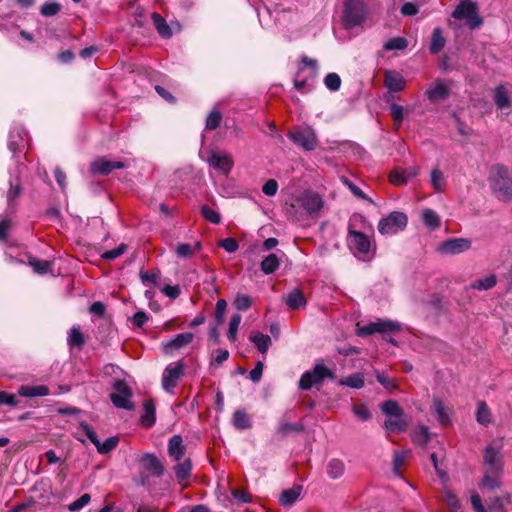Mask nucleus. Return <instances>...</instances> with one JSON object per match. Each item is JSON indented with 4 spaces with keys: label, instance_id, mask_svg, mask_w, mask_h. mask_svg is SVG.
<instances>
[{
    "label": "nucleus",
    "instance_id": "f257e3e1",
    "mask_svg": "<svg viewBox=\"0 0 512 512\" xmlns=\"http://www.w3.org/2000/svg\"><path fill=\"white\" fill-rule=\"evenodd\" d=\"M490 184L496 197L504 202L512 200V178L508 169L502 164H496L492 168Z\"/></svg>",
    "mask_w": 512,
    "mask_h": 512
},
{
    "label": "nucleus",
    "instance_id": "f03ea898",
    "mask_svg": "<svg viewBox=\"0 0 512 512\" xmlns=\"http://www.w3.org/2000/svg\"><path fill=\"white\" fill-rule=\"evenodd\" d=\"M367 16V7L363 0H344L342 21L346 29L362 25Z\"/></svg>",
    "mask_w": 512,
    "mask_h": 512
},
{
    "label": "nucleus",
    "instance_id": "7ed1b4c3",
    "mask_svg": "<svg viewBox=\"0 0 512 512\" xmlns=\"http://www.w3.org/2000/svg\"><path fill=\"white\" fill-rule=\"evenodd\" d=\"M452 17L458 20H466V24L471 30L479 28L483 24L476 3L470 0H462L454 9Z\"/></svg>",
    "mask_w": 512,
    "mask_h": 512
},
{
    "label": "nucleus",
    "instance_id": "20e7f679",
    "mask_svg": "<svg viewBox=\"0 0 512 512\" xmlns=\"http://www.w3.org/2000/svg\"><path fill=\"white\" fill-rule=\"evenodd\" d=\"M335 379L334 372L323 364H316L312 370L304 372L299 380L301 390H310L313 386L321 384L325 379Z\"/></svg>",
    "mask_w": 512,
    "mask_h": 512
},
{
    "label": "nucleus",
    "instance_id": "39448f33",
    "mask_svg": "<svg viewBox=\"0 0 512 512\" xmlns=\"http://www.w3.org/2000/svg\"><path fill=\"white\" fill-rule=\"evenodd\" d=\"M408 224V217L404 212L393 211L387 217L381 218L378 231L382 235H394L403 231Z\"/></svg>",
    "mask_w": 512,
    "mask_h": 512
},
{
    "label": "nucleus",
    "instance_id": "423d86ee",
    "mask_svg": "<svg viewBox=\"0 0 512 512\" xmlns=\"http://www.w3.org/2000/svg\"><path fill=\"white\" fill-rule=\"evenodd\" d=\"M400 330L401 325L398 322L380 319L376 322H370L364 326L358 325L357 335L365 337L375 333H380L383 335V339H386L387 333H396L399 332Z\"/></svg>",
    "mask_w": 512,
    "mask_h": 512
},
{
    "label": "nucleus",
    "instance_id": "0eeeda50",
    "mask_svg": "<svg viewBox=\"0 0 512 512\" xmlns=\"http://www.w3.org/2000/svg\"><path fill=\"white\" fill-rule=\"evenodd\" d=\"M287 137L305 151L315 150L318 144L316 134L309 127L295 128L288 132Z\"/></svg>",
    "mask_w": 512,
    "mask_h": 512
},
{
    "label": "nucleus",
    "instance_id": "6e6552de",
    "mask_svg": "<svg viewBox=\"0 0 512 512\" xmlns=\"http://www.w3.org/2000/svg\"><path fill=\"white\" fill-rule=\"evenodd\" d=\"M296 202L297 205L303 208L310 216H317L324 206L322 197L312 190L304 191L296 199Z\"/></svg>",
    "mask_w": 512,
    "mask_h": 512
},
{
    "label": "nucleus",
    "instance_id": "1a4fd4ad",
    "mask_svg": "<svg viewBox=\"0 0 512 512\" xmlns=\"http://www.w3.org/2000/svg\"><path fill=\"white\" fill-rule=\"evenodd\" d=\"M185 364L182 360H179L174 365L169 364L162 375V386L164 390L170 391L177 386L178 380L184 374Z\"/></svg>",
    "mask_w": 512,
    "mask_h": 512
},
{
    "label": "nucleus",
    "instance_id": "9d476101",
    "mask_svg": "<svg viewBox=\"0 0 512 512\" xmlns=\"http://www.w3.org/2000/svg\"><path fill=\"white\" fill-rule=\"evenodd\" d=\"M348 245L349 247L358 252L359 254L366 255L370 251V239L369 237L353 229L351 223L348 225Z\"/></svg>",
    "mask_w": 512,
    "mask_h": 512
},
{
    "label": "nucleus",
    "instance_id": "9b49d317",
    "mask_svg": "<svg viewBox=\"0 0 512 512\" xmlns=\"http://www.w3.org/2000/svg\"><path fill=\"white\" fill-rule=\"evenodd\" d=\"M123 161H111L105 157H99L90 164V172L94 175H109L115 169H124Z\"/></svg>",
    "mask_w": 512,
    "mask_h": 512
},
{
    "label": "nucleus",
    "instance_id": "f8f14e48",
    "mask_svg": "<svg viewBox=\"0 0 512 512\" xmlns=\"http://www.w3.org/2000/svg\"><path fill=\"white\" fill-rule=\"evenodd\" d=\"M206 161L211 167L220 171L226 176L231 172L234 166L232 156L229 154H220L217 151H211Z\"/></svg>",
    "mask_w": 512,
    "mask_h": 512
},
{
    "label": "nucleus",
    "instance_id": "ddd939ff",
    "mask_svg": "<svg viewBox=\"0 0 512 512\" xmlns=\"http://www.w3.org/2000/svg\"><path fill=\"white\" fill-rule=\"evenodd\" d=\"M483 458L486 470L490 471L491 473L503 472L502 457L498 448L492 445L487 446L484 451Z\"/></svg>",
    "mask_w": 512,
    "mask_h": 512
},
{
    "label": "nucleus",
    "instance_id": "4468645a",
    "mask_svg": "<svg viewBox=\"0 0 512 512\" xmlns=\"http://www.w3.org/2000/svg\"><path fill=\"white\" fill-rule=\"evenodd\" d=\"M471 248V241L465 238H451L441 243L439 251L446 255H456Z\"/></svg>",
    "mask_w": 512,
    "mask_h": 512
},
{
    "label": "nucleus",
    "instance_id": "2eb2a0df",
    "mask_svg": "<svg viewBox=\"0 0 512 512\" xmlns=\"http://www.w3.org/2000/svg\"><path fill=\"white\" fill-rule=\"evenodd\" d=\"M420 172L419 167L394 168L389 174V181L395 186H403L416 177Z\"/></svg>",
    "mask_w": 512,
    "mask_h": 512
},
{
    "label": "nucleus",
    "instance_id": "dca6fc26",
    "mask_svg": "<svg viewBox=\"0 0 512 512\" xmlns=\"http://www.w3.org/2000/svg\"><path fill=\"white\" fill-rule=\"evenodd\" d=\"M194 339V334L191 332L180 333L171 340L162 344L163 352L165 354H172L174 351L190 344Z\"/></svg>",
    "mask_w": 512,
    "mask_h": 512
},
{
    "label": "nucleus",
    "instance_id": "f3484780",
    "mask_svg": "<svg viewBox=\"0 0 512 512\" xmlns=\"http://www.w3.org/2000/svg\"><path fill=\"white\" fill-rule=\"evenodd\" d=\"M384 85L392 92H400L404 90L406 81L398 71L386 70L384 72Z\"/></svg>",
    "mask_w": 512,
    "mask_h": 512
},
{
    "label": "nucleus",
    "instance_id": "a211bd4d",
    "mask_svg": "<svg viewBox=\"0 0 512 512\" xmlns=\"http://www.w3.org/2000/svg\"><path fill=\"white\" fill-rule=\"evenodd\" d=\"M143 467L150 471L154 476L161 477L164 475L165 468L159 458L152 453H145L140 459Z\"/></svg>",
    "mask_w": 512,
    "mask_h": 512
},
{
    "label": "nucleus",
    "instance_id": "6ab92c4d",
    "mask_svg": "<svg viewBox=\"0 0 512 512\" xmlns=\"http://www.w3.org/2000/svg\"><path fill=\"white\" fill-rule=\"evenodd\" d=\"M156 423V406L153 399H145L143 401V413L140 416V424L145 429H150Z\"/></svg>",
    "mask_w": 512,
    "mask_h": 512
},
{
    "label": "nucleus",
    "instance_id": "aec40b11",
    "mask_svg": "<svg viewBox=\"0 0 512 512\" xmlns=\"http://www.w3.org/2000/svg\"><path fill=\"white\" fill-rule=\"evenodd\" d=\"M287 416L288 413H285L281 418L276 433L281 437H286L292 433H302L305 429L304 424L302 422L290 423Z\"/></svg>",
    "mask_w": 512,
    "mask_h": 512
},
{
    "label": "nucleus",
    "instance_id": "412c9836",
    "mask_svg": "<svg viewBox=\"0 0 512 512\" xmlns=\"http://www.w3.org/2000/svg\"><path fill=\"white\" fill-rule=\"evenodd\" d=\"M284 302L291 310H298L300 308H304L307 304V300L304 296V293L300 288L292 289L285 297Z\"/></svg>",
    "mask_w": 512,
    "mask_h": 512
},
{
    "label": "nucleus",
    "instance_id": "4be33fe9",
    "mask_svg": "<svg viewBox=\"0 0 512 512\" xmlns=\"http://www.w3.org/2000/svg\"><path fill=\"white\" fill-rule=\"evenodd\" d=\"M167 451L170 457H172L175 461H180L184 456L186 447L183 444V439L180 435H173L168 440Z\"/></svg>",
    "mask_w": 512,
    "mask_h": 512
},
{
    "label": "nucleus",
    "instance_id": "5701e85b",
    "mask_svg": "<svg viewBox=\"0 0 512 512\" xmlns=\"http://www.w3.org/2000/svg\"><path fill=\"white\" fill-rule=\"evenodd\" d=\"M449 89L442 80H436L434 86L425 92L426 97L432 102L436 103L444 100L449 96Z\"/></svg>",
    "mask_w": 512,
    "mask_h": 512
},
{
    "label": "nucleus",
    "instance_id": "b1692460",
    "mask_svg": "<svg viewBox=\"0 0 512 512\" xmlns=\"http://www.w3.org/2000/svg\"><path fill=\"white\" fill-rule=\"evenodd\" d=\"M303 487L301 485H294L290 489H285L279 496V503L284 507L293 505L302 493Z\"/></svg>",
    "mask_w": 512,
    "mask_h": 512
},
{
    "label": "nucleus",
    "instance_id": "393cba45",
    "mask_svg": "<svg viewBox=\"0 0 512 512\" xmlns=\"http://www.w3.org/2000/svg\"><path fill=\"white\" fill-rule=\"evenodd\" d=\"M409 426V418L403 414L399 417H390L384 422V428L390 432H404Z\"/></svg>",
    "mask_w": 512,
    "mask_h": 512
},
{
    "label": "nucleus",
    "instance_id": "a878e982",
    "mask_svg": "<svg viewBox=\"0 0 512 512\" xmlns=\"http://www.w3.org/2000/svg\"><path fill=\"white\" fill-rule=\"evenodd\" d=\"M50 394L49 387L46 385H36V386H30V385H22L18 389V395L23 397H42L47 396Z\"/></svg>",
    "mask_w": 512,
    "mask_h": 512
},
{
    "label": "nucleus",
    "instance_id": "bb28decb",
    "mask_svg": "<svg viewBox=\"0 0 512 512\" xmlns=\"http://www.w3.org/2000/svg\"><path fill=\"white\" fill-rule=\"evenodd\" d=\"M174 472L176 479L179 484H182L183 487H186L187 484H183L184 481H187L191 477L192 471V462L189 458L185 459L183 462L178 463L174 466Z\"/></svg>",
    "mask_w": 512,
    "mask_h": 512
},
{
    "label": "nucleus",
    "instance_id": "cd10ccee",
    "mask_svg": "<svg viewBox=\"0 0 512 512\" xmlns=\"http://www.w3.org/2000/svg\"><path fill=\"white\" fill-rule=\"evenodd\" d=\"M432 408L434 414L437 417V420L442 426H448L451 423L450 415L448 409L444 405L443 401L440 398H434Z\"/></svg>",
    "mask_w": 512,
    "mask_h": 512
},
{
    "label": "nucleus",
    "instance_id": "c85d7f7f",
    "mask_svg": "<svg viewBox=\"0 0 512 512\" xmlns=\"http://www.w3.org/2000/svg\"><path fill=\"white\" fill-rule=\"evenodd\" d=\"M493 99L498 109H506L511 107V100L507 89L503 85H498L494 89Z\"/></svg>",
    "mask_w": 512,
    "mask_h": 512
},
{
    "label": "nucleus",
    "instance_id": "c756f323",
    "mask_svg": "<svg viewBox=\"0 0 512 512\" xmlns=\"http://www.w3.org/2000/svg\"><path fill=\"white\" fill-rule=\"evenodd\" d=\"M232 423L233 426L239 430H246L252 427L251 418L243 409H238L234 412Z\"/></svg>",
    "mask_w": 512,
    "mask_h": 512
},
{
    "label": "nucleus",
    "instance_id": "7c9ffc66",
    "mask_svg": "<svg viewBox=\"0 0 512 512\" xmlns=\"http://www.w3.org/2000/svg\"><path fill=\"white\" fill-rule=\"evenodd\" d=\"M381 412L386 415L388 418L390 417H399L402 416L404 413V410L399 405V403L396 400H386L384 401L380 406Z\"/></svg>",
    "mask_w": 512,
    "mask_h": 512
},
{
    "label": "nucleus",
    "instance_id": "2f4dec72",
    "mask_svg": "<svg viewBox=\"0 0 512 512\" xmlns=\"http://www.w3.org/2000/svg\"><path fill=\"white\" fill-rule=\"evenodd\" d=\"M249 339L254 343L258 351L261 353H266L272 344L270 336L260 332H252L249 336Z\"/></svg>",
    "mask_w": 512,
    "mask_h": 512
},
{
    "label": "nucleus",
    "instance_id": "473e14b6",
    "mask_svg": "<svg viewBox=\"0 0 512 512\" xmlns=\"http://www.w3.org/2000/svg\"><path fill=\"white\" fill-rule=\"evenodd\" d=\"M155 28L158 34L162 38H170L172 36V30L167 24V21L157 12H153L151 15Z\"/></svg>",
    "mask_w": 512,
    "mask_h": 512
},
{
    "label": "nucleus",
    "instance_id": "72a5a7b5",
    "mask_svg": "<svg viewBox=\"0 0 512 512\" xmlns=\"http://www.w3.org/2000/svg\"><path fill=\"white\" fill-rule=\"evenodd\" d=\"M446 43L445 38L443 37L442 30L439 27L434 28L431 35V42L429 46V51L431 54H438L444 48Z\"/></svg>",
    "mask_w": 512,
    "mask_h": 512
},
{
    "label": "nucleus",
    "instance_id": "f704fd0d",
    "mask_svg": "<svg viewBox=\"0 0 512 512\" xmlns=\"http://www.w3.org/2000/svg\"><path fill=\"white\" fill-rule=\"evenodd\" d=\"M280 266V259L275 253H270L261 261V271L266 274L274 273Z\"/></svg>",
    "mask_w": 512,
    "mask_h": 512
},
{
    "label": "nucleus",
    "instance_id": "c9c22d12",
    "mask_svg": "<svg viewBox=\"0 0 512 512\" xmlns=\"http://www.w3.org/2000/svg\"><path fill=\"white\" fill-rule=\"evenodd\" d=\"M497 284V277L494 274H491L483 279H477L470 283L467 289H474L479 291H487L495 287Z\"/></svg>",
    "mask_w": 512,
    "mask_h": 512
},
{
    "label": "nucleus",
    "instance_id": "e433bc0d",
    "mask_svg": "<svg viewBox=\"0 0 512 512\" xmlns=\"http://www.w3.org/2000/svg\"><path fill=\"white\" fill-rule=\"evenodd\" d=\"M501 474L502 473H491L490 471L486 470L485 474L483 476V479L479 484V487L487 488L489 490H494L496 488H499L501 485V482H500Z\"/></svg>",
    "mask_w": 512,
    "mask_h": 512
},
{
    "label": "nucleus",
    "instance_id": "4c0bfd02",
    "mask_svg": "<svg viewBox=\"0 0 512 512\" xmlns=\"http://www.w3.org/2000/svg\"><path fill=\"white\" fill-rule=\"evenodd\" d=\"M510 504V495L497 496L490 499L488 509L490 512H507L506 506Z\"/></svg>",
    "mask_w": 512,
    "mask_h": 512
},
{
    "label": "nucleus",
    "instance_id": "58836bf2",
    "mask_svg": "<svg viewBox=\"0 0 512 512\" xmlns=\"http://www.w3.org/2000/svg\"><path fill=\"white\" fill-rule=\"evenodd\" d=\"M345 465L340 459H331L327 464V474L331 479H338L343 476Z\"/></svg>",
    "mask_w": 512,
    "mask_h": 512
},
{
    "label": "nucleus",
    "instance_id": "ea45409f",
    "mask_svg": "<svg viewBox=\"0 0 512 512\" xmlns=\"http://www.w3.org/2000/svg\"><path fill=\"white\" fill-rule=\"evenodd\" d=\"M28 264L33 268V271L37 274H46L52 267V262L48 260L38 259L37 257L30 256Z\"/></svg>",
    "mask_w": 512,
    "mask_h": 512
},
{
    "label": "nucleus",
    "instance_id": "a19ab883",
    "mask_svg": "<svg viewBox=\"0 0 512 512\" xmlns=\"http://www.w3.org/2000/svg\"><path fill=\"white\" fill-rule=\"evenodd\" d=\"M24 131L21 128L13 129L9 134L8 148L13 153H16L21 146H23V135Z\"/></svg>",
    "mask_w": 512,
    "mask_h": 512
},
{
    "label": "nucleus",
    "instance_id": "79ce46f5",
    "mask_svg": "<svg viewBox=\"0 0 512 512\" xmlns=\"http://www.w3.org/2000/svg\"><path fill=\"white\" fill-rule=\"evenodd\" d=\"M131 398L132 396H123L117 393L110 394V400L115 407L129 411L135 408L133 402H131Z\"/></svg>",
    "mask_w": 512,
    "mask_h": 512
},
{
    "label": "nucleus",
    "instance_id": "37998d69",
    "mask_svg": "<svg viewBox=\"0 0 512 512\" xmlns=\"http://www.w3.org/2000/svg\"><path fill=\"white\" fill-rule=\"evenodd\" d=\"M431 185L436 193L443 192L446 187V180L438 168L433 169L431 172Z\"/></svg>",
    "mask_w": 512,
    "mask_h": 512
},
{
    "label": "nucleus",
    "instance_id": "c03bdc74",
    "mask_svg": "<svg viewBox=\"0 0 512 512\" xmlns=\"http://www.w3.org/2000/svg\"><path fill=\"white\" fill-rule=\"evenodd\" d=\"M340 384L350 388L360 389L365 384L364 376L361 373H354L346 378L341 379Z\"/></svg>",
    "mask_w": 512,
    "mask_h": 512
},
{
    "label": "nucleus",
    "instance_id": "a18cd8bd",
    "mask_svg": "<svg viewBox=\"0 0 512 512\" xmlns=\"http://www.w3.org/2000/svg\"><path fill=\"white\" fill-rule=\"evenodd\" d=\"M376 379L385 389L389 390L390 392L398 389L396 379L388 376L383 371L376 372Z\"/></svg>",
    "mask_w": 512,
    "mask_h": 512
},
{
    "label": "nucleus",
    "instance_id": "49530a36",
    "mask_svg": "<svg viewBox=\"0 0 512 512\" xmlns=\"http://www.w3.org/2000/svg\"><path fill=\"white\" fill-rule=\"evenodd\" d=\"M422 219L424 224L431 229H437L440 227V218L437 213L431 209H425L423 211Z\"/></svg>",
    "mask_w": 512,
    "mask_h": 512
},
{
    "label": "nucleus",
    "instance_id": "de8ad7c7",
    "mask_svg": "<svg viewBox=\"0 0 512 512\" xmlns=\"http://www.w3.org/2000/svg\"><path fill=\"white\" fill-rule=\"evenodd\" d=\"M68 344L71 347L82 348L85 344V338L79 327H72L68 338Z\"/></svg>",
    "mask_w": 512,
    "mask_h": 512
},
{
    "label": "nucleus",
    "instance_id": "09e8293b",
    "mask_svg": "<svg viewBox=\"0 0 512 512\" xmlns=\"http://www.w3.org/2000/svg\"><path fill=\"white\" fill-rule=\"evenodd\" d=\"M221 121L222 113L219 110L214 109L208 114L206 118L205 128L209 131H213L220 126Z\"/></svg>",
    "mask_w": 512,
    "mask_h": 512
},
{
    "label": "nucleus",
    "instance_id": "8fccbe9b",
    "mask_svg": "<svg viewBox=\"0 0 512 512\" xmlns=\"http://www.w3.org/2000/svg\"><path fill=\"white\" fill-rule=\"evenodd\" d=\"M476 419L480 424L488 425L491 422L490 410L484 401H480L477 406Z\"/></svg>",
    "mask_w": 512,
    "mask_h": 512
},
{
    "label": "nucleus",
    "instance_id": "3c124183",
    "mask_svg": "<svg viewBox=\"0 0 512 512\" xmlns=\"http://www.w3.org/2000/svg\"><path fill=\"white\" fill-rule=\"evenodd\" d=\"M201 244L199 242L196 243L195 248H193L189 243H180L176 246L175 252L177 256L181 258H189L193 255L195 250H200Z\"/></svg>",
    "mask_w": 512,
    "mask_h": 512
},
{
    "label": "nucleus",
    "instance_id": "603ef678",
    "mask_svg": "<svg viewBox=\"0 0 512 512\" xmlns=\"http://www.w3.org/2000/svg\"><path fill=\"white\" fill-rule=\"evenodd\" d=\"M161 272L159 269H152L148 271H141L140 272V279L142 283L147 284H153L154 286H157L159 284V278H160Z\"/></svg>",
    "mask_w": 512,
    "mask_h": 512
},
{
    "label": "nucleus",
    "instance_id": "864d4df0",
    "mask_svg": "<svg viewBox=\"0 0 512 512\" xmlns=\"http://www.w3.org/2000/svg\"><path fill=\"white\" fill-rule=\"evenodd\" d=\"M201 215L205 220L211 222L212 224L218 225L221 223L220 213L208 205H203L201 207Z\"/></svg>",
    "mask_w": 512,
    "mask_h": 512
},
{
    "label": "nucleus",
    "instance_id": "5fc2aeb1",
    "mask_svg": "<svg viewBox=\"0 0 512 512\" xmlns=\"http://www.w3.org/2000/svg\"><path fill=\"white\" fill-rule=\"evenodd\" d=\"M443 500L446 503L447 507L449 508L450 512H458L461 504L456 496L452 491L446 490L444 492Z\"/></svg>",
    "mask_w": 512,
    "mask_h": 512
},
{
    "label": "nucleus",
    "instance_id": "6e6d98bb",
    "mask_svg": "<svg viewBox=\"0 0 512 512\" xmlns=\"http://www.w3.org/2000/svg\"><path fill=\"white\" fill-rule=\"evenodd\" d=\"M119 444V438L117 436H112L106 439L103 443L99 442L97 445V451L100 454H107L114 450Z\"/></svg>",
    "mask_w": 512,
    "mask_h": 512
},
{
    "label": "nucleus",
    "instance_id": "4d7b16f0",
    "mask_svg": "<svg viewBox=\"0 0 512 512\" xmlns=\"http://www.w3.org/2000/svg\"><path fill=\"white\" fill-rule=\"evenodd\" d=\"M408 45V41L406 38L404 37H394L392 39H390L389 41H387L383 48L384 50L386 51H391V50H402V49H405Z\"/></svg>",
    "mask_w": 512,
    "mask_h": 512
},
{
    "label": "nucleus",
    "instance_id": "13d9d810",
    "mask_svg": "<svg viewBox=\"0 0 512 512\" xmlns=\"http://www.w3.org/2000/svg\"><path fill=\"white\" fill-rule=\"evenodd\" d=\"M342 182L345 186L348 187V189L351 191V193L359 198V199H363V200H367L369 201L370 203H373L372 199L369 198L357 185H355L352 181H350L348 178L346 177H342Z\"/></svg>",
    "mask_w": 512,
    "mask_h": 512
},
{
    "label": "nucleus",
    "instance_id": "bf43d9fd",
    "mask_svg": "<svg viewBox=\"0 0 512 512\" xmlns=\"http://www.w3.org/2000/svg\"><path fill=\"white\" fill-rule=\"evenodd\" d=\"M390 115L393 118L394 125L396 126V129L400 128L403 118H404L403 106L393 103L390 107Z\"/></svg>",
    "mask_w": 512,
    "mask_h": 512
},
{
    "label": "nucleus",
    "instance_id": "052dcab7",
    "mask_svg": "<svg viewBox=\"0 0 512 512\" xmlns=\"http://www.w3.org/2000/svg\"><path fill=\"white\" fill-rule=\"evenodd\" d=\"M241 319H242V317L240 314H234L231 317V320L229 323V328L227 331V337L232 342H234L236 340V334H237Z\"/></svg>",
    "mask_w": 512,
    "mask_h": 512
},
{
    "label": "nucleus",
    "instance_id": "680f3d73",
    "mask_svg": "<svg viewBox=\"0 0 512 512\" xmlns=\"http://www.w3.org/2000/svg\"><path fill=\"white\" fill-rule=\"evenodd\" d=\"M233 305L239 311H246L251 307L252 299L246 294H237Z\"/></svg>",
    "mask_w": 512,
    "mask_h": 512
},
{
    "label": "nucleus",
    "instance_id": "e2e57ef3",
    "mask_svg": "<svg viewBox=\"0 0 512 512\" xmlns=\"http://www.w3.org/2000/svg\"><path fill=\"white\" fill-rule=\"evenodd\" d=\"M324 84L329 90L337 91L341 86V78L337 73H328L324 78Z\"/></svg>",
    "mask_w": 512,
    "mask_h": 512
},
{
    "label": "nucleus",
    "instance_id": "0e129e2a",
    "mask_svg": "<svg viewBox=\"0 0 512 512\" xmlns=\"http://www.w3.org/2000/svg\"><path fill=\"white\" fill-rule=\"evenodd\" d=\"M61 10V5L57 2H46L41 6L40 12L45 17H51L58 14Z\"/></svg>",
    "mask_w": 512,
    "mask_h": 512
},
{
    "label": "nucleus",
    "instance_id": "69168bd1",
    "mask_svg": "<svg viewBox=\"0 0 512 512\" xmlns=\"http://www.w3.org/2000/svg\"><path fill=\"white\" fill-rule=\"evenodd\" d=\"M127 248H128V246L126 244L121 243L117 248L105 251L101 255V257L107 261L114 260V259L118 258L119 256H121L122 254H124L127 251Z\"/></svg>",
    "mask_w": 512,
    "mask_h": 512
},
{
    "label": "nucleus",
    "instance_id": "338daca9",
    "mask_svg": "<svg viewBox=\"0 0 512 512\" xmlns=\"http://www.w3.org/2000/svg\"><path fill=\"white\" fill-rule=\"evenodd\" d=\"M114 393L123 395V396H133L132 389L127 384V382L123 379H118L113 383Z\"/></svg>",
    "mask_w": 512,
    "mask_h": 512
},
{
    "label": "nucleus",
    "instance_id": "774afa93",
    "mask_svg": "<svg viewBox=\"0 0 512 512\" xmlns=\"http://www.w3.org/2000/svg\"><path fill=\"white\" fill-rule=\"evenodd\" d=\"M413 440L419 445H426L430 441V433L428 428L421 426L420 429L414 434Z\"/></svg>",
    "mask_w": 512,
    "mask_h": 512
}]
</instances>
